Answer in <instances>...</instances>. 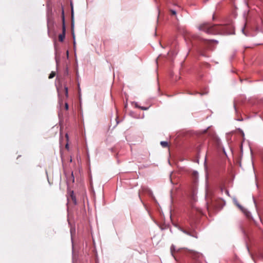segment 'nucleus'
Returning a JSON list of instances; mask_svg holds the SVG:
<instances>
[{
    "label": "nucleus",
    "mask_w": 263,
    "mask_h": 263,
    "mask_svg": "<svg viewBox=\"0 0 263 263\" xmlns=\"http://www.w3.org/2000/svg\"><path fill=\"white\" fill-rule=\"evenodd\" d=\"M63 14V25H62V33L59 36V39L60 42H63L65 37L66 28L65 25V19L64 16V10L62 11Z\"/></svg>",
    "instance_id": "nucleus-2"
},
{
    "label": "nucleus",
    "mask_w": 263,
    "mask_h": 263,
    "mask_svg": "<svg viewBox=\"0 0 263 263\" xmlns=\"http://www.w3.org/2000/svg\"><path fill=\"white\" fill-rule=\"evenodd\" d=\"M65 108L66 110L68 109V104L67 103H65Z\"/></svg>",
    "instance_id": "nucleus-14"
},
{
    "label": "nucleus",
    "mask_w": 263,
    "mask_h": 263,
    "mask_svg": "<svg viewBox=\"0 0 263 263\" xmlns=\"http://www.w3.org/2000/svg\"><path fill=\"white\" fill-rule=\"evenodd\" d=\"M136 107L140 108H141L142 110H147V109H148V107H143V106H138V105L137 104V103H136Z\"/></svg>",
    "instance_id": "nucleus-9"
},
{
    "label": "nucleus",
    "mask_w": 263,
    "mask_h": 263,
    "mask_svg": "<svg viewBox=\"0 0 263 263\" xmlns=\"http://www.w3.org/2000/svg\"><path fill=\"white\" fill-rule=\"evenodd\" d=\"M178 229L180 231H181V232H182L183 233H184V234H186L187 235H189V236L191 235V232H189V231H187L182 229L181 227H178Z\"/></svg>",
    "instance_id": "nucleus-5"
},
{
    "label": "nucleus",
    "mask_w": 263,
    "mask_h": 263,
    "mask_svg": "<svg viewBox=\"0 0 263 263\" xmlns=\"http://www.w3.org/2000/svg\"><path fill=\"white\" fill-rule=\"evenodd\" d=\"M73 8L72 7L71 8V17H72V20H73Z\"/></svg>",
    "instance_id": "nucleus-16"
},
{
    "label": "nucleus",
    "mask_w": 263,
    "mask_h": 263,
    "mask_svg": "<svg viewBox=\"0 0 263 263\" xmlns=\"http://www.w3.org/2000/svg\"><path fill=\"white\" fill-rule=\"evenodd\" d=\"M235 203L236 205L239 208V209L244 213V214L248 218H250L251 214L245 208L242 207L237 200H234Z\"/></svg>",
    "instance_id": "nucleus-3"
},
{
    "label": "nucleus",
    "mask_w": 263,
    "mask_h": 263,
    "mask_svg": "<svg viewBox=\"0 0 263 263\" xmlns=\"http://www.w3.org/2000/svg\"><path fill=\"white\" fill-rule=\"evenodd\" d=\"M65 94H66V96H68V88L65 87Z\"/></svg>",
    "instance_id": "nucleus-13"
},
{
    "label": "nucleus",
    "mask_w": 263,
    "mask_h": 263,
    "mask_svg": "<svg viewBox=\"0 0 263 263\" xmlns=\"http://www.w3.org/2000/svg\"><path fill=\"white\" fill-rule=\"evenodd\" d=\"M55 75V72L52 71L49 76V79L53 78Z\"/></svg>",
    "instance_id": "nucleus-10"
},
{
    "label": "nucleus",
    "mask_w": 263,
    "mask_h": 263,
    "mask_svg": "<svg viewBox=\"0 0 263 263\" xmlns=\"http://www.w3.org/2000/svg\"><path fill=\"white\" fill-rule=\"evenodd\" d=\"M171 11L172 14H173V15H175L176 14V12L174 10H171Z\"/></svg>",
    "instance_id": "nucleus-15"
},
{
    "label": "nucleus",
    "mask_w": 263,
    "mask_h": 263,
    "mask_svg": "<svg viewBox=\"0 0 263 263\" xmlns=\"http://www.w3.org/2000/svg\"><path fill=\"white\" fill-rule=\"evenodd\" d=\"M160 144L163 147H166L168 146V142L166 141H161Z\"/></svg>",
    "instance_id": "nucleus-8"
},
{
    "label": "nucleus",
    "mask_w": 263,
    "mask_h": 263,
    "mask_svg": "<svg viewBox=\"0 0 263 263\" xmlns=\"http://www.w3.org/2000/svg\"><path fill=\"white\" fill-rule=\"evenodd\" d=\"M242 31L243 33L244 34H245L246 35H247V34L245 32V27H243V28H242Z\"/></svg>",
    "instance_id": "nucleus-17"
},
{
    "label": "nucleus",
    "mask_w": 263,
    "mask_h": 263,
    "mask_svg": "<svg viewBox=\"0 0 263 263\" xmlns=\"http://www.w3.org/2000/svg\"><path fill=\"white\" fill-rule=\"evenodd\" d=\"M72 27H73V24L72 23Z\"/></svg>",
    "instance_id": "nucleus-21"
},
{
    "label": "nucleus",
    "mask_w": 263,
    "mask_h": 263,
    "mask_svg": "<svg viewBox=\"0 0 263 263\" xmlns=\"http://www.w3.org/2000/svg\"><path fill=\"white\" fill-rule=\"evenodd\" d=\"M190 236H192V237H195L196 238H198V236H197V234H196V233H191V235H190Z\"/></svg>",
    "instance_id": "nucleus-12"
},
{
    "label": "nucleus",
    "mask_w": 263,
    "mask_h": 263,
    "mask_svg": "<svg viewBox=\"0 0 263 263\" xmlns=\"http://www.w3.org/2000/svg\"><path fill=\"white\" fill-rule=\"evenodd\" d=\"M218 27L219 26L216 25H212L208 23H204L200 25L198 27V29L199 30L204 31L209 34H215L217 33Z\"/></svg>",
    "instance_id": "nucleus-1"
},
{
    "label": "nucleus",
    "mask_w": 263,
    "mask_h": 263,
    "mask_svg": "<svg viewBox=\"0 0 263 263\" xmlns=\"http://www.w3.org/2000/svg\"><path fill=\"white\" fill-rule=\"evenodd\" d=\"M71 177H72V181L73 182L74 181V177H73L72 173H71Z\"/></svg>",
    "instance_id": "nucleus-18"
},
{
    "label": "nucleus",
    "mask_w": 263,
    "mask_h": 263,
    "mask_svg": "<svg viewBox=\"0 0 263 263\" xmlns=\"http://www.w3.org/2000/svg\"><path fill=\"white\" fill-rule=\"evenodd\" d=\"M170 250H171V254H172V255L174 257V252L175 251H176V247L174 245H172L171 247V248H170Z\"/></svg>",
    "instance_id": "nucleus-7"
},
{
    "label": "nucleus",
    "mask_w": 263,
    "mask_h": 263,
    "mask_svg": "<svg viewBox=\"0 0 263 263\" xmlns=\"http://www.w3.org/2000/svg\"><path fill=\"white\" fill-rule=\"evenodd\" d=\"M198 176V172L197 171H194L192 173V177H193L195 182L196 181Z\"/></svg>",
    "instance_id": "nucleus-4"
},
{
    "label": "nucleus",
    "mask_w": 263,
    "mask_h": 263,
    "mask_svg": "<svg viewBox=\"0 0 263 263\" xmlns=\"http://www.w3.org/2000/svg\"><path fill=\"white\" fill-rule=\"evenodd\" d=\"M70 196H71V199L73 201L74 204H77V199H76V197L74 195V193H73V191L71 192Z\"/></svg>",
    "instance_id": "nucleus-6"
},
{
    "label": "nucleus",
    "mask_w": 263,
    "mask_h": 263,
    "mask_svg": "<svg viewBox=\"0 0 263 263\" xmlns=\"http://www.w3.org/2000/svg\"><path fill=\"white\" fill-rule=\"evenodd\" d=\"M72 37H73V45H74V47H75V45H76V40H75V35H74V32L72 31Z\"/></svg>",
    "instance_id": "nucleus-11"
},
{
    "label": "nucleus",
    "mask_w": 263,
    "mask_h": 263,
    "mask_svg": "<svg viewBox=\"0 0 263 263\" xmlns=\"http://www.w3.org/2000/svg\"><path fill=\"white\" fill-rule=\"evenodd\" d=\"M68 144H67L66 145V148H68Z\"/></svg>",
    "instance_id": "nucleus-20"
},
{
    "label": "nucleus",
    "mask_w": 263,
    "mask_h": 263,
    "mask_svg": "<svg viewBox=\"0 0 263 263\" xmlns=\"http://www.w3.org/2000/svg\"><path fill=\"white\" fill-rule=\"evenodd\" d=\"M211 41L215 42L217 43H218V41L216 40H212Z\"/></svg>",
    "instance_id": "nucleus-19"
}]
</instances>
